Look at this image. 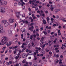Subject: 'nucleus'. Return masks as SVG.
<instances>
[{
  "mask_svg": "<svg viewBox=\"0 0 66 66\" xmlns=\"http://www.w3.org/2000/svg\"><path fill=\"white\" fill-rule=\"evenodd\" d=\"M3 39L1 40V43L2 45H4L6 44V43L8 41V38L7 37L5 36H3Z\"/></svg>",
  "mask_w": 66,
  "mask_h": 66,
  "instance_id": "f257e3e1",
  "label": "nucleus"
},
{
  "mask_svg": "<svg viewBox=\"0 0 66 66\" xmlns=\"http://www.w3.org/2000/svg\"><path fill=\"white\" fill-rule=\"evenodd\" d=\"M0 33H3L4 31H3V27L2 25H0Z\"/></svg>",
  "mask_w": 66,
  "mask_h": 66,
  "instance_id": "f03ea898",
  "label": "nucleus"
},
{
  "mask_svg": "<svg viewBox=\"0 0 66 66\" xmlns=\"http://www.w3.org/2000/svg\"><path fill=\"white\" fill-rule=\"evenodd\" d=\"M5 11V9H2L0 7V12H1L2 13H4Z\"/></svg>",
  "mask_w": 66,
  "mask_h": 66,
  "instance_id": "7ed1b4c3",
  "label": "nucleus"
},
{
  "mask_svg": "<svg viewBox=\"0 0 66 66\" xmlns=\"http://www.w3.org/2000/svg\"><path fill=\"white\" fill-rule=\"evenodd\" d=\"M8 21L10 23H13L14 21V19H10L8 20Z\"/></svg>",
  "mask_w": 66,
  "mask_h": 66,
  "instance_id": "20e7f679",
  "label": "nucleus"
},
{
  "mask_svg": "<svg viewBox=\"0 0 66 66\" xmlns=\"http://www.w3.org/2000/svg\"><path fill=\"white\" fill-rule=\"evenodd\" d=\"M20 14V12H16V16L17 18H19V14Z\"/></svg>",
  "mask_w": 66,
  "mask_h": 66,
  "instance_id": "39448f33",
  "label": "nucleus"
},
{
  "mask_svg": "<svg viewBox=\"0 0 66 66\" xmlns=\"http://www.w3.org/2000/svg\"><path fill=\"white\" fill-rule=\"evenodd\" d=\"M1 23H4V24L6 22H7V21L6 20H3L1 21Z\"/></svg>",
  "mask_w": 66,
  "mask_h": 66,
  "instance_id": "423d86ee",
  "label": "nucleus"
},
{
  "mask_svg": "<svg viewBox=\"0 0 66 66\" xmlns=\"http://www.w3.org/2000/svg\"><path fill=\"white\" fill-rule=\"evenodd\" d=\"M4 4V2L2 0H0V5H3Z\"/></svg>",
  "mask_w": 66,
  "mask_h": 66,
  "instance_id": "0eeeda50",
  "label": "nucleus"
},
{
  "mask_svg": "<svg viewBox=\"0 0 66 66\" xmlns=\"http://www.w3.org/2000/svg\"><path fill=\"white\" fill-rule=\"evenodd\" d=\"M26 53H23L22 55V57H23V58H25V57H26Z\"/></svg>",
  "mask_w": 66,
  "mask_h": 66,
  "instance_id": "6e6552de",
  "label": "nucleus"
},
{
  "mask_svg": "<svg viewBox=\"0 0 66 66\" xmlns=\"http://www.w3.org/2000/svg\"><path fill=\"white\" fill-rule=\"evenodd\" d=\"M8 26H9V23L8 22H6L4 24V26L5 27H7Z\"/></svg>",
  "mask_w": 66,
  "mask_h": 66,
  "instance_id": "1a4fd4ad",
  "label": "nucleus"
},
{
  "mask_svg": "<svg viewBox=\"0 0 66 66\" xmlns=\"http://www.w3.org/2000/svg\"><path fill=\"white\" fill-rule=\"evenodd\" d=\"M19 55H20V54L19 53H18V56H16L15 57V58L16 59H18V58H19Z\"/></svg>",
  "mask_w": 66,
  "mask_h": 66,
  "instance_id": "9d476101",
  "label": "nucleus"
},
{
  "mask_svg": "<svg viewBox=\"0 0 66 66\" xmlns=\"http://www.w3.org/2000/svg\"><path fill=\"white\" fill-rule=\"evenodd\" d=\"M33 37V35H31L30 36V39H31V40H32L33 39H34ZM33 38V39H32Z\"/></svg>",
  "mask_w": 66,
  "mask_h": 66,
  "instance_id": "9b49d317",
  "label": "nucleus"
},
{
  "mask_svg": "<svg viewBox=\"0 0 66 66\" xmlns=\"http://www.w3.org/2000/svg\"><path fill=\"white\" fill-rule=\"evenodd\" d=\"M43 23H44V24H46L47 23L46 21L45 20H43Z\"/></svg>",
  "mask_w": 66,
  "mask_h": 66,
  "instance_id": "f8f14e48",
  "label": "nucleus"
},
{
  "mask_svg": "<svg viewBox=\"0 0 66 66\" xmlns=\"http://www.w3.org/2000/svg\"><path fill=\"white\" fill-rule=\"evenodd\" d=\"M20 21H21V22H23V23H25L26 21L24 20H20Z\"/></svg>",
  "mask_w": 66,
  "mask_h": 66,
  "instance_id": "ddd939ff",
  "label": "nucleus"
},
{
  "mask_svg": "<svg viewBox=\"0 0 66 66\" xmlns=\"http://www.w3.org/2000/svg\"><path fill=\"white\" fill-rule=\"evenodd\" d=\"M63 4H64L65 5H66V0H63Z\"/></svg>",
  "mask_w": 66,
  "mask_h": 66,
  "instance_id": "4468645a",
  "label": "nucleus"
},
{
  "mask_svg": "<svg viewBox=\"0 0 66 66\" xmlns=\"http://www.w3.org/2000/svg\"><path fill=\"white\" fill-rule=\"evenodd\" d=\"M60 11V9H58L56 10V11H55V12L56 13H57V12H59Z\"/></svg>",
  "mask_w": 66,
  "mask_h": 66,
  "instance_id": "2eb2a0df",
  "label": "nucleus"
},
{
  "mask_svg": "<svg viewBox=\"0 0 66 66\" xmlns=\"http://www.w3.org/2000/svg\"><path fill=\"white\" fill-rule=\"evenodd\" d=\"M29 30H30L31 31H33V29L31 28V27H29Z\"/></svg>",
  "mask_w": 66,
  "mask_h": 66,
  "instance_id": "dca6fc26",
  "label": "nucleus"
},
{
  "mask_svg": "<svg viewBox=\"0 0 66 66\" xmlns=\"http://www.w3.org/2000/svg\"><path fill=\"white\" fill-rule=\"evenodd\" d=\"M8 32L9 34H11L12 31L10 30H9L8 31Z\"/></svg>",
  "mask_w": 66,
  "mask_h": 66,
  "instance_id": "f3484780",
  "label": "nucleus"
},
{
  "mask_svg": "<svg viewBox=\"0 0 66 66\" xmlns=\"http://www.w3.org/2000/svg\"><path fill=\"white\" fill-rule=\"evenodd\" d=\"M45 44H43L42 45V48H45Z\"/></svg>",
  "mask_w": 66,
  "mask_h": 66,
  "instance_id": "a211bd4d",
  "label": "nucleus"
},
{
  "mask_svg": "<svg viewBox=\"0 0 66 66\" xmlns=\"http://www.w3.org/2000/svg\"><path fill=\"white\" fill-rule=\"evenodd\" d=\"M59 63L60 64H61L62 63V60L61 59L60 60L59 62Z\"/></svg>",
  "mask_w": 66,
  "mask_h": 66,
  "instance_id": "6ab92c4d",
  "label": "nucleus"
},
{
  "mask_svg": "<svg viewBox=\"0 0 66 66\" xmlns=\"http://www.w3.org/2000/svg\"><path fill=\"white\" fill-rule=\"evenodd\" d=\"M17 47H18V46H17V45H16L15 46L13 47V49H16V48H17Z\"/></svg>",
  "mask_w": 66,
  "mask_h": 66,
  "instance_id": "aec40b11",
  "label": "nucleus"
},
{
  "mask_svg": "<svg viewBox=\"0 0 66 66\" xmlns=\"http://www.w3.org/2000/svg\"><path fill=\"white\" fill-rule=\"evenodd\" d=\"M43 33H44L45 35H46L47 34V32H46V31H44L43 32Z\"/></svg>",
  "mask_w": 66,
  "mask_h": 66,
  "instance_id": "412c9836",
  "label": "nucleus"
},
{
  "mask_svg": "<svg viewBox=\"0 0 66 66\" xmlns=\"http://www.w3.org/2000/svg\"><path fill=\"white\" fill-rule=\"evenodd\" d=\"M54 8L53 7H52L50 8V10H51V11H53V9H54Z\"/></svg>",
  "mask_w": 66,
  "mask_h": 66,
  "instance_id": "4be33fe9",
  "label": "nucleus"
},
{
  "mask_svg": "<svg viewBox=\"0 0 66 66\" xmlns=\"http://www.w3.org/2000/svg\"><path fill=\"white\" fill-rule=\"evenodd\" d=\"M6 64L7 66H9V65H10V63H9V62H6Z\"/></svg>",
  "mask_w": 66,
  "mask_h": 66,
  "instance_id": "5701e85b",
  "label": "nucleus"
},
{
  "mask_svg": "<svg viewBox=\"0 0 66 66\" xmlns=\"http://www.w3.org/2000/svg\"><path fill=\"white\" fill-rule=\"evenodd\" d=\"M2 2H4V3L5 4H7V2H6V1H5L4 2H4H3V1H2V0H1Z\"/></svg>",
  "mask_w": 66,
  "mask_h": 66,
  "instance_id": "b1692460",
  "label": "nucleus"
},
{
  "mask_svg": "<svg viewBox=\"0 0 66 66\" xmlns=\"http://www.w3.org/2000/svg\"><path fill=\"white\" fill-rule=\"evenodd\" d=\"M33 2L32 1H31V0H30L29 1V3H30V4H31V3H33Z\"/></svg>",
  "mask_w": 66,
  "mask_h": 66,
  "instance_id": "393cba45",
  "label": "nucleus"
},
{
  "mask_svg": "<svg viewBox=\"0 0 66 66\" xmlns=\"http://www.w3.org/2000/svg\"><path fill=\"white\" fill-rule=\"evenodd\" d=\"M18 5H21L22 4V3L21 2H20L18 3Z\"/></svg>",
  "mask_w": 66,
  "mask_h": 66,
  "instance_id": "a878e982",
  "label": "nucleus"
},
{
  "mask_svg": "<svg viewBox=\"0 0 66 66\" xmlns=\"http://www.w3.org/2000/svg\"><path fill=\"white\" fill-rule=\"evenodd\" d=\"M44 45H46V46H48V43H47L45 42Z\"/></svg>",
  "mask_w": 66,
  "mask_h": 66,
  "instance_id": "bb28decb",
  "label": "nucleus"
},
{
  "mask_svg": "<svg viewBox=\"0 0 66 66\" xmlns=\"http://www.w3.org/2000/svg\"><path fill=\"white\" fill-rule=\"evenodd\" d=\"M14 6H16L17 5V3H15L14 4Z\"/></svg>",
  "mask_w": 66,
  "mask_h": 66,
  "instance_id": "cd10ccee",
  "label": "nucleus"
},
{
  "mask_svg": "<svg viewBox=\"0 0 66 66\" xmlns=\"http://www.w3.org/2000/svg\"><path fill=\"white\" fill-rule=\"evenodd\" d=\"M32 2L34 3H35L36 2V0H33Z\"/></svg>",
  "mask_w": 66,
  "mask_h": 66,
  "instance_id": "c85d7f7f",
  "label": "nucleus"
},
{
  "mask_svg": "<svg viewBox=\"0 0 66 66\" xmlns=\"http://www.w3.org/2000/svg\"><path fill=\"white\" fill-rule=\"evenodd\" d=\"M42 15L43 16V17H45V14L44 13H43Z\"/></svg>",
  "mask_w": 66,
  "mask_h": 66,
  "instance_id": "c756f323",
  "label": "nucleus"
},
{
  "mask_svg": "<svg viewBox=\"0 0 66 66\" xmlns=\"http://www.w3.org/2000/svg\"><path fill=\"white\" fill-rule=\"evenodd\" d=\"M37 17H38V18H39V17H40V15H39L38 14L36 15Z\"/></svg>",
  "mask_w": 66,
  "mask_h": 66,
  "instance_id": "7c9ffc66",
  "label": "nucleus"
},
{
  "mask_svg": "<svg viewBox=\"0 0 66 66\" xmlns=\"http://www.w3.org/2000/svg\"><path fill=\"white\" fill-rule=\"evenodd\" d=\"M55 18H57V19L58 18H59V16L58 15H57L55 16Z\"/></svg>",
  "mask_w": 66,
  "mask_h": 66,
  "instance_id": "2f4dec72",
  "label": "nucleus"
},
{
  "mask_svg": "<svg viewBox=\"0 0 66 66\" xmlns=\"http://www.w3.org/2000/svg\"><path fill=\"white\" fill-rule=\"evenodd\" d=\"M6 45H7V46H9V43H7L6 44Z\"/></svg>",
  "mask_w": 66,
  "mask_h": 66,
  "instance_id": "473e14b6",
  "label": "nucleus"
},
{
  "mask_svg": "<svg viewBox=\"0 0 66 66\" xmlns=\"http://www.w3.org/2000/svg\"><path fill=\"white\" fill-rule=\"evenodd\" d=\"M21 52H22V51L21 50H20L19 51V53H19L20 54V53H21Z\"/></svg>",
  "mask_w": 66,
  "mask_h": 66,
  "instance_id": "72a5a7b5",
  "label": "nucleus"
},
{
  "mask_svg": "<svg viewBox=\"0 0 66 66\" xmlns=\"http://www.w3.org/2000/svg\"><path fill=\"white\" fill-rule=\"evenodd\" d=\"M6 48V47H4L2 48V50H5V48Z\"/></svg>",
  "mask_w": 66,
  "mask_h": 66,
  "instance_id": "f704fd0d",
  "label": "nucleus"
},
{
  "mask_svg": "<svg viewBox=\"0 0 66 66\" xmlns=\"http://www.w3.org/2000/svg\"><path fill=\"white\" fill-rule=\"evenodd\" d=\"M59 55H59L58 54H57V55H56V57H59Z\"/></svg>",
  "mask_w": 66,
  "mask_h": 66,
  "instance_id": "c9c22d12",
  "label": "nucleus"
},
{
  "mask_svg": "<svg viewBox=\"0 0 66 66\" xmlns=\"http://www.w3.org/2000/svg\"><path fill=\"white\" fill-rule=\"evenodd\" d=\"M33 66H37V64H34V65H33Z\"/></svg>",
  "mask_w": 66,
  "mask_h": 66,
  "instance_id": "e433bc0d",
  "label": "nucleus"
},
{
  "mask_svg": "<svg viewBox=\"0 0 66 66\" xmlns=\"http://www.w3.org/2000/svg\"><path fill=\"white\" fill-rule=\"evenodd\" d=\"M12 52V50H10L9 51V53H11Z\"/></svg>",
  "mask_w": 66,
  "mask_h": 66,
  "instance_id": "4c0bfd02",
  "label": "nucleus"
},
{
  "mask_svg": "<svg viewBox=\"0 0 66 66\" xmlns=\"http://www.w3.org/2000/svg\"><path fill=\"white\" fill-rule=\"evenodd\" d=\"M62 21L64 22H66V20L64 19H62Z\"/></svg>",
  "mask_w": 66,
  "mask_h": 66,
  "instance_id": "58836bf2",
  "label": "nucleus"
},
{
  "mask_svg": "<svg viewBox=\"0 0 66 66\" xmlns=\"http://www.w3.org/2000/svg\"><path fill=\"white\" fill-rule=\"evenodd\" d=\"M25 14H23L22 15V17H25Z\"/></svg>",
  "mask_w": 66,
  "mask_h": 66,
  "instance_id": "ea45409f",
  "label": "nucleus"
},
{
  "mask_svg": "<svg viewBox=\"0 0 66 66\" xmlns=\"http://www.w3.org/2000/svg\"><path fill=\"white\" fill-rule=\"evenodd\" d=\"M63 53L64 55H66V51H65L64 52H63Z\"/></svg>",
  "mask_w": 66,
  "mask_h": 66,
  "instance_id": "a19ab883",
  "label": "nucleus"
},
{
  "mask_svg": "<svg viewBox=\"0 0 66 66\" xmlns=\"http://www.w3.org/2000/svg\"><path fill=\"white\" fill-rule=\"evenodd\" d=\"M32 46H33V47H34V46H35V45H34V43H32Z\"/></svg>",
  "mask_w": 66,
  "mask_h": 66,
  "instance_id": "79ce46f5",
  "label": "nucleus"
},
{
  "mask_svg": "<svg viewBox=\"0 0 66 66\" xmlns=\"http://www.w3.org/2000/svg\"><path fill=\"white\" fill-rule=\"evenodd\" d=\"M14 1H15L16 2H19L20 1V0H14Z\"/></svg>",
  "mask_w": 66,
  "mask_h": 66,
  "instance_id": "37998d69",
  "label": "nucleus"
},
{
  "mask_svg": "<svg viewBox=\"0 0 66 66\" xmlns=\"http://www.w3.org/2000/svg\"><path fill=\"white\" fill-rule=\"evenodd\" d=\"M34 6H37V4H35L34 5Z\"/></svg>",
  "mask_w": 66,
  "mask_h": 66,
  "instance_id": "c03bdc74",
  "label": "nucleus"
},
{
  "mask_svg": "<svg viewBox=\"0 0 66 66\" xmlns=\"http://www.w3.org/2000/svg\"><path fill=\"white\" fill-rule=\"evenodd\" d=\"M47 20L48 21L49 20V18L48 17L46 18Z\"/></svg>",
  "mask_w": 66,
  "mask_h": 66,
  "instance_id": "a18cd8bd",
  "label": "nucleus"
},
{
  "mask_svg": "<svg viewBox=\"0 0 66 66\" xmlns=\"http://www.w3.org/2000/svg\"><path fill=\"white\" fill-rule=\"evenodd\" d=\"M62 39H64V40H65V39H66V38H65L64 37H62Z\"/></svg>",
  "mask_w": 66,
  "mask_h": 66,
  "instance_id": "49530a36",
  "label": "nucleus"
},
{
  "mask_svg": "<svg viewBox=\"0 0 66 66\" xmlns=\"http://www.w3.org/2000/svg\"><path fill=\"white\" fill-rule=\"evenodd\" d=\"M9 62L10 64H12L13 63L12 62V61H9Z\"/></svg>",
  "mask_w": 66,
  "mask_h": 66,
  "instance_id": "de8ad7c7",
  "label": "nucleus"
},
{
  "mask_svg": "<svg viewBox=\"0 0 66 66\" xmlns=\"http://www.w3.org/2000/svg\"><path fill=\"white\" fill-rule=\"evenodd\" d=\"M62 46H64V47H65V48H66V45H65L64 44H62Z\"/></svg>",
  "mask_w": 66,
  "mask_h": 66,
  "instance_id": "09e8293b",
  "label": "nucleus"
},
{
  "mask_svg": "<svg viewBox=\"0 0 66 66\" xmlns=\"http://www.w3.org/2000/svg\"><path fill=\"white\" fill-rule=\"evenodd\" d=\"M40 12L41 13H44V11H43V10H41L40 11Z\"/></svg>",
  "mask_w": 66,
  "mask_h": 66,
  "instance_id": "8fccbe9b",
  "label": "nucleus"
},
{
  "mask_svg": "<svg viewBox=\"0 0 66 66\" xmlns=\"http://www.w3.org/2000/svg\"><path fill=\"white\" fill-rule=\"evenodd\" d=\"M57 7H60V5H57Z\"/></svg>",
  "mask_w": 66,
  "mask_h": 66,
  "instance_id": "3c124183",
  "label": "nucleus"
},
{
  "mask_svg": "<svg viewBox=\"0 0 66 66\" xmlns=\"http://www.w3.org/2000/svg\"><path fill=\"white\" fill-rule=\"evenodd\" d=\"M42 53L43 54H45V53H46V52L45 51H44L42 52Z\"/></svg>",
  "mask_w": 66,
  "mask_h": 66,
  "instance_id": "603ef678",
  "label": "nucleus"
},
{
  "mask_svg": "<svg viewBox=\"0 0 66 66\" xmlns=\"http://www.w3.org/2000/svg\"><path fill=\"white\" fill-rule=\"evenodd\" d=\"M7 50H6L5 51V54L6 53H7Z\"/></svg>",
  "mask_w": 66,
  "mask_h": 66,
  "instance_id": "864d4df0",
  "label": "nucleus"
},
{
  "mask_svg": "<svg viewBox=\"0 0 66 66\" xmlns=\"http://www.w3.org/2000/svg\"><path fill=\"white\" fill-rule=\"evenodd\" d=\"M66 24H65V25H64L63 26V28H64V29H65L66 28H65V26H66Z\"/></svg>",
  "mask_w": 66,
  "mask_h": 66,
  "instance_id": "5fc2aeb1",
  "label": "nucleus"
},
{
  "mask_svg": "<svg viewBox=\"0 0 66 66\" xmlns=\"http://www.w3.org/2000/svg\"><path fill=\"white\" fill-rule=\"evenodd\" d=\"M4 50H3V51H1V53H3V52H4Z\"/></svg>",
  "mask_w": 66,
  "mask_h": 66,
  "instance_id": "6e6d98bb",
  "label": "nucleus"
},
{
  "mask_svg": "<svg viewBox=\"0 0 66 66\" xmlns=\"http://www.w3.org/2000/svg\"><path fill=\"white\" fill-rule=\"evenodd\" d=\"M22 8L23 10H24V9H25V6H22Z\"/></svg>",
  "mask_w": 66,
  "mask_h": 66,
  "instance_id": "4d7b16f0",
  "label": "nucleus"
},
{
  "mask_svg": "<svg viewBox=\"0 0 66 66\" xmlns=\"http://www.w3.org/2000/svg\"><path fill=\"white\" fill-rule=\"evenodd\" d=\"M26 52H29V50L28 49H27L26 50Z\"/></svg>",
  "mask_w": 66,
  "mask_h": 66,
  "instance_id": "13d9d810",
  "label": "nucleus"
},
{
  "mask_svg": "<svg viewBox=\"0 0 66 66\" xmlns=\"http://www.w3.org/2000/svg\"><path fill=\"white\" fill-rule=\"evenodd\" d=\"M16 26H17V24H16V23H15L14 24V28H15Z\"/></svg>",
  "mask_w": 66,
  "mask_h": 66,
  "instance_id": "bf43d9fd",
  "label": "nucleus"
},
{
  "mask_svg": "<svg viewBox=\"0 0 66 66\" xmlns=\"http://www.w3.org/2000/svg\"><path fill=\"white\" fill-rule=\"evenodd\" d=\"M40 29L41 30H43V27H41L40 28Z\"/></svg>",
  "mask_w": 66,
  "mask_h": 66,
  "instance_id": "052dcab7",
  "label": "nucleus"
},
{
  "mask_svg": "<svg viewBox=\"0 0 66 66\" xmlns=\"http://www.w3.org/2000/svg\"><path fill=\"white\" fill-rule=\"evenodd\" d=\"M31 16L32 17H34V14H32Z\"/></svg>",
  "mask_w": 66,
  "mask_h": 66,
  "instance_id": "680f3d73",
  "label": "nucleus"
},
{
  "mask_svg": "<svg viewBox=\"0 0 66 66\" xmlns=\"http://www.w3.org/2000/svg\"><path fill=\"white\" fill-rule=\"evenodd\" d=\"M27 35H28V36H29V35H30V34L29 33H27Z\"/></svg>",
  "mask_w": 66,
  "mask_h": 66,
  "instance_id": "e2e57ef3",
  "label": "nucleus"
},
{
  "mask_svg": "<svg viewBox=\"0 0 66 66\" xmlns=\"http://www.w3.org/2000/svg\"><path fill=\"white\" fill-rule=\"evenodd\" d=\"M33 36H34V38H35V37H36V35H33Z\"/></svg>",
  "mask_w": 66,
  "mask_h": 66,
  "instance_id": "0e129e2a",
  "label": "nucleus"
},
{
  "mask_svg": "<svg viewBox=\"0 0 66 66\" xmlns=\"http://www.w3.org/2000/svg\"><path fill=\"white\" fill-rule=\"evenodd\" d=\"M56 26V24H53V27H55V26Z\"/></svg>",
  "mask_w": 66,
  "mask_h": 66,
  "instance_id": "69168bd1",
  "label": "nucleus"
},
{
  "mask_svg": "<svg viewBox=\"0 0 66 66\" xmlns=\"http://www.w3.org/2000/svg\"><path fill=\"white\" fill-rule=\"evenodd\" d=\"M49 54H50V55L51 54H52V52H49Z\"/></svg>",
  "mask_w": 66,
  "mask_h": 66,
  "instance_id": "338daca9",
  "label": "nucleus"
},
{
  "mask_svg": "<svg viewBox=\"0 0 66 66\" xmlns=\"http://www.w3.org/2000/svg\"><path fill=\"white\" fill-rule=\"evenodd\" d=\"M19 66V64H16V65H15L14 66Z\"/></svg>",
  "mask_w": 66,
  "mask_h": 66,
  "instance_id": "774afa93",
  "label": "nucleus"
}]
</instances>
